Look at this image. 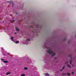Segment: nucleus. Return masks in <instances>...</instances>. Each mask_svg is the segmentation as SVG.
<instances>
[{"label":"nucleus","instance_id":"obj_22","mask_svg":"<svg viewBox=\"0 0 76 76\" xmlns=\"http://www.w3.org/2000/svg\"><path fill=\"white\" fill-rule=\"evenodd\" d=\"M11 22H14V20H11Z\"/></svg>","mask_w":76,"mask_h":76},{"label":"nucleus","instance_id":"obj_13","mask_svg":"<svg viewBox=\"0 0 76 76\" xmlns=\"http://www.w3.org/2000/svg\"><path fill=\"white\" fill-rule=\"evenodd\" d=\"M67 74L66 73H64V74H61V75H66Z\"/></svg>","mask_w":76,"mask_h":76},{"label":"nucleus","instance_id":"obj_14","mask_svg":"<svg viewBox=\"0 0 76 76\" xmlns=\"http://www.w3.org/2000/svg\"><path fill=\"white\" fill-rule=\"evenodd\" d=\"M19 42L18 41H16L15 42V43H16V44H18V43H19Z\"/></svg>","mask_w":76,"mask_h":76},{"label":"nucleus","instance_id":"obj_4","mask_svg":"<svg viewBox=\"0 0 76 76\" xmlns=\"http://www.w3.org/2000/svg\"><path fill=\"white\" fill-rule=\"evenodd\" d=\"M11 74V72H8L6 74V75H10Z\"/></svg>","mask_w":76,"mask_h":76},{"label":"nucleus","instance_id":"obj_7","mask_svg":"<svg viewBox=\"0 0 76 76\" xmlns=\"http://www.w3.org/2000/svg\"><path fill=\"white\" fill-rule=\"evenodd\" d=\"M65 66H64L63 67L62 69H61L60 70V71H62V70H63V69H64V68H65Z\"/></svg>","mask_w":76,"mask_h":76},{"label":"nucleus","instance_id":"obj_20","mask_svg":"<svg viewBox=\"0 0 76 76\" xmlns=\"http://www.w3.org/2000/svg\"><path fill=\"white\" fill-rule=\"evenodd\" d=\"M7 54H8V55H9V56H10V54H9V53H7Z\"/></svg>","mask_w":76,"mask_h":76},{"label":"nucleus","instance_id":"obj_11","mask_svg":"<svg viewBox=\"0 0 76 76\" xmlns=\"http://www.w3.org/2000/svg\"><path fill=\"white\" fill-rule=\"evenodd\" d=\"M68 57H70L71 58H72V55H69L68 56Z\"/></svg>","mask_w":76,"mask_h":76},{"label":"nucleus","instance_id":"obj_23","mask_svg":"<svg viewBox=\"0 0 76 76\" xmlns=\"http://www.w3.org/2000/svg\"><path fill=\"white\" fill-rule=\"evenodd\" d=\"M69 42H70V41H69L68 42V44H69Z\"/></svg>","mask_w":76,"mask_h":76},{"label":"nucleus","instance_id":"obj_15","mask_svg":"<svg viewBox=\"0 0 76 76\" xmlns=\"http://www.w3.org/2000/svg\"><path fill=\"white\" fill-rule=\"evenodd\" d=\"M72 62V60H71L70 61L69 63H70V64H71Z\"/></svg>","mask_w":76,"mask_h":76},{"label":"nucleus","instance_id":"obj_21","mask_svg":"<svg viewBox=\"0 0 76 76\" xmlns=\"http://www.w3.org/2000/svg\"><path fill=\"white\" fill-rule=\"evenodd\" d=\"M72 75H73V74H74V72H72V73H71Z\"/></svg>","mask_w":76,"mask_h":76},{"label":"nucleus","instance_id":"obj_29","mask_svg":"<svg viewBox=\"0 0 76 76\" xmlns=\"http://www.w3.org/2000/svg\"><path fill=\"white\" fill-rule=\"evenodd\" d=\"M4 69H5L6 68H4Z\"/></svg>","mask_w":76,"mask_h":76},{"label":"nucleus","instance_id":"obj_31","mask_svg":"<svg viewBox=\"0 0 76 76\" xmlns=\"http://www.w3.org/2000/svg\"><path fill=\"white\" fill-rule=\"evenodd\" d=\"M55 59H56V58H55Z\"/></svg>","mask_w":76,"mask_h":76},{"label":"nucleus","instance_id":"obj_25","mask_svg":"<svg viewBox=\"0 0 76 76\" xmlns=\"http://www.w3.org/2000/svg\"><path fill=\"white\" fill-rule=\"evenodd\" d=\"M15 34H16V33H15Z\"/></svg>","mask_w":76,"mask_h":76},{"label":"nucleus","instance_id":"obj_5","mask_svg":"<svg viewBox=\"0 0 76 76\" xmlns=\"http://www.w3.org/2000/svg\"><path fill=\"white\" fill-rule=\"evenodd\" d=\"M8 2L10 3V4H12V3H13V1H8Z\"/></svg>","mask_w":76,"mask_h":76},{"label":"nucleus","instance_id":"obj_28","mask_svg":"<svg viewBox=\"0 0 76 76\" xmlns=\"http://www.w3.org/2000/svg\"><path fill=\"white\" fill-rule=\"evenodd\" d=\"M45 48H46V46H45Z\"/></svg>","mask_w":76,"mask_h":76},{"label":"nucleus","instance_id":"obj_1","mask_svg":"<svg viewBox=\"0 0 76 76\" xmlns=\"http://www.w3.org/2000/svg\"><path fill=\"white\" fill-rule=\"evenodd\" d=\"M47 53L48 54H51L52 56H54L56 55V53H53V51L51 50H48Z\"/></svg>","mask_w":76,"mask_h":76},{"label":"nucleus","instance_id":"obj_26","mask_svg":"<svg viewBox=\"0 0 76 76\" xmlns=\"http://www.w3.org/2000/svg\"><path fill=\"white\" fill-rule=\"evenodd\" d=\"M66 63L67 64V63H68V62H66Z\"/></svg>","mask_w":76,"mask_h":76},{"label":"nucleus","instance_id":"obj_10","mask_svg":"<svg viewBox=\"0 0 76 76\" xmlns=\"http://www.w3.org/2000/svg\"><path fill=\"white\" fill-rule=\"evenodd\" d=\"M44 75H47H47H45V76H50V75H49V74H45Z\"/></svg>","mask_w":76,"mask_h":76},{"label":"nucleus","instance_id":"obj_8","mask_svg":"<svg viewBox=\"0 0 76 76\" xmlns=\"http://www.w3.org/2000/svg\"><path fill=\"white\" fill-rule=\"evenodd\" d=\"M66 66H68V67L69 68H71V66H70V65H66Z\"/></svg>","mask_w":76,"mask_h":76},{"label":"nucleus","instance_id":"obj_2","mask_svg":"<svg viewBox=\"0 0 76 76\" xmlns=\"http://www.w3.org/2000/svg\"><path fill=\"white\" fill-rule=\"evenodd\" d=\"M15 29L16 31H19V28H17V27H15Z\"/></svg>","mask_w":76,"mask_h":76},{"label":"nucleus","instance_id":"obj_3","mask_svg":"<svg viewBox=\"0 0 76 76\" xmlns=\"http://www.w3.org/2000/svg\"><path fill=\"white\" fill-rule=\"evenodd\" d=\"M3 63H8V61H3Z\"/></svg>","mask_w":76,"mask_h":76},{"label":"nucleus","instance_id":"obj_9","mask_svg":"<svg viewBox=\"0 0 76 76\" xmlns=\"http://www.w3.org/2000/svg\"><path fill=\"white\" fill-rule=\"evenodd\" d=\"M25 76V74H22L20 75V76Z\"/></svg>","mask_w":76,"mask_h":76},{"label":"nucleus","instance_id":"obj_19","mask_svg":"<svg viewBox=\"0 0 76 76\" xmlns=\"http://www.w3.org/2000/svg\"><path fill=\"white\" fill-rule=\"evenodd\" d=\"M36 28H38V25H36Z\"/></svg>","mask_w":76,"mask_h":76},{"label":"nucleus","instance_id":"obj_24","mask_svg":"<svg viewBox=\"0 0 76 76\" xmlns=\"http://www.w3.org/2000/svg\"><path fill=\"white\" fill-rule=\"evenodd\" d=\"M14 4H12V7H13V6H14Z\"/></svg>","mask_w":76,"mask_h":76},{"label":"nucleus","instance_id":"obj_18","mask_svg":"<svg viewBox=\"0 0 76 76\" xmlns=\"http://www.w3.org/2000/svg\"><path fill=\"white\" fill-rule=\"evenodd\" d=\"M1 60L2 61H4V59H2V58H1Z\"/></svg>","mask_w":76,"mask_h":76},{"label":"nucleus","instance_id":"obj_6","mask_svg":"<svg viewBox=\"0 0 76 76\" xmlns=\"http://www.w3.org/2000/svg\"><path fill=\"white\" fill-rule=\"evenodd\" d=\"M11 39L12 40V41H13V39H14V37H11Z\"/></svg>","mask_w":76,"mask_h":76},{"label":"nucleus","instance_id":"obj_30","mask_svg":"<svg viewBox=\"0 0 76 76\" xmlns=\"http://www.w3.org/2000/svg\"><path fill=\"white\" fill-rule=\"evenodd\" d=\"M73 67V65H72Z\"/></svg>","mask_w":76,"mask_h":76},{"label":"nucleus","instance_id":"obj_27","mask_svg":"<svg viewBox=\"0 0 76 76\" xmlns=\"http://www.w3.org/2000/svg\"><path fill=\"white\" fill-rule=\"evenodd\" d=\"M15 14L16 15H17V14H18V13H16Z\"/></svg>","mask_w":76,"mask_h":76},{"label":"nucleus","instance_id":"obj_16","mask_svg":"<svg viewBox=\"0 0 76 76\" xmlns=\"http://www.w3.org/2000/svg\"><path fill=\"white\" fill-rule=\"evenodd\" d=\"M25 70H27L28 69V68L27 67H25L24 68Z\"/></svg>","mask_w":76,"mask_h":76},{"label":"nucleus","instance_id":"obj_17","mask_svg":"<svg viewBox=\"0 0 76 76\" xmlns=\"http://www.w3.org/2000/svg\"><path fill=\"white\" fill-rule=\"evenodd\" d=\"M27 41H30V39H27Z\"/></svg>","mask_w":76,"mask_h":76},{"label":"nucleus","instance_id":"obj_12","mask_svg":"<svg viewBox=\"0 0 76 76\" xmlns=\"http://www.w3.org/2000/svg\"><path fill=\"white\" fill-rule=\"evenodd\" d=\"M66 74H67L66 75H67L68 76H70V73H66Z\"/></svg>","mask_w":76,"mask_h":76}]
</instances>
